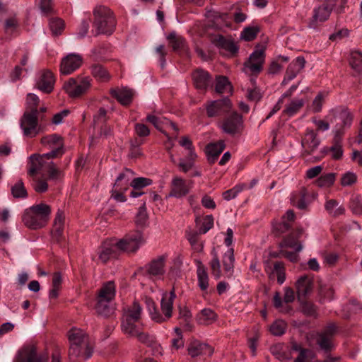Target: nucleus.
Here are the masks:
<instances>
[{"label":"nucleus","mask_w":362,"mask_h":362,"mask_svg":"<svg viewBox=\"0 0 362 362\" xmlns=\"http://www.w3.org/2000/svg\"><path fill=\"white\" fill-rule=\"evenodd\" d=\"M192 181L187 182L180 177H174L171 182L170 197L180 198L186 196L192 187Z\"/></svg>","instance_id":"nucleus-14"},{"label":"nucleus","mask_w":362,"mask_h":362,"mask_svg":"<svg viewBox=\"0 0 362 362\" xmlns=\"http://www.w3.org/2000/svg\"><path fill=\"white\" fill-rule=\"evenodd\" d=\"M212 254L214 255V257L210 262L211 274L214 276L216 279H218L221 277V264L216 252H214Z\"/></svg>","instance_id":"nucleus-60"},{"label":"nucleus","mask_w":362,"mask_h":362,"mask_svg":"<svg viewBox=\"0 0 362 362\" xmlns=\"http://www.w3.org/2000/svg\"><path fill=\"white\" fill-rule=\"evenodd\" d=\"M325 209L327 212L333 216H338L344 213V208L339 204V202L335 199L327 200L325 205Z\"/></svg>","instance_id":"nucleus-45"},{"label":"nucleus","mask_w":362,"mask_h":362,"mask_svg":"<svg viewBox=\"0 0 362 362\" xmlns=\"http://www.w3.org/2000/svg\"><path fill=\"white\" fill-rule=\"evenodd\" d=\"M110 93L123 105H128L132 101L133 91L127 88L112 89Z\"/></svg>","instance_id":"nucleus-31"},{"label":"nucleus","mask_w":362,"mask_h":362,"mask_svg":"<svg viewBox=\"0 0 362 362\" xmlns=\"http://www.w3.org/2000/svg\"><path fill=\"white\" fill-rule=\"evenodd\" d=\"M264 48L257 49L250 56V58L245 62V69H249L252 73H259L264 62Z\"/></svg>","instance_id":"nucleus-15"},{"label":"nucleus","mask_w":362,"mask_h":362,"mask_svg":"<svg viewBox=\"0 0 362 362\" xmlns=\"http://www.w3.org/2000/svg\"><path fill=\"white\" fill-rule=\"evenodd\" d=\"M39 103L40 99L35 94L28 93L26 97V110L25 112H34V113L38 114Z\"/></svg>","instance_id":"nucleus-51"},{"label":"nucleus","mask_w":362,"mask_h":362,"mask_svg":"<svg viewBox=\"0 0 362 362\" xmlns=\"http://www.w3.org/2000/svg\"><path fill=\"white\" fill-rule=\"evenodd\" d=\"M337 332V326L333 322H329L317 334L316 338L317 344L325 354L330 353L335 349L334 337Z\"/></svg>","instance_id":"nucleus-6"},{"label":"nucleus","mask_w":362,"mask_h":362,"mask_svg":"<svg viewBox=\"0 0 362 362\" xmlns=\"http://www.w3.org/2000/svg\"><path fill=\"white\" fill-rule=\"evenodd\" d=\"M31 185L37 193H44L48 189V184L45 180L37 177L36 175L30 176Z\"/></svg>","instance_id":"nucleus-54"},{"label":"nucleus","mask_w":362,"mask_h":362,"mask_svg":"<svg viewBox=\"0 0 362 362\" xmlns=\"http://www.w3.org/2000/svg\"><path fill=\"white\" fill-rule=\"evenodd\" d=\"M225 146V143L222 140H220L216 143H211L208 144L206 147V153L207 155L208 161L210 163H215L219 155L224 150Z\"/></svg>","instance_id":"nucleus-28"},{"label":"nucleus","mask_w":362,"mask_h":362,"mask_svg":"<svg viewBox=\"0 0 362 362\" xmlns=\"http://www.w3.org/2000/svg\"><path fill=\"white\" fill-rule=\"evenodd\" d=\"M197 158L196 153H188L186 158L180 159V163L178 166L181 171L183 173H187L189 170H191L194 166V162Z\"/></svg>","instance_id":"nucleus-48"},{"label":"nucleus","mask_w":362,"mask_h":362,"mask_svg":"<svg viewBox=\"0 0 362 362\" xmlns=\"http://www.w3.org/2000/svg\"><path fill=\"white\" fill-rule=\"evenodd\" d=\"M139 325V322L133 320H128L127 325L125 320L122 319L121 327L122 332L125 334L129 337H133L134 335H135V334H136V332H138L140 329Z\"/></svg>","instance_id":"nucleus-46"},{"label":"nucleus","mask_w":362,"mask_h":362,"mask_svg":"<svg viewBox=\"0 0 362 362\" xmlns=\"http://www.w3.org/2000/svg\"><path fill=\"white\" fill-rule=\"evenodd\" d=\"M296 287L298 300L303 302L313 291V278L308 275L301 276L296 281Z\"/></svg>","instance_id":"nucleus-22"},{"label":"nucleus","mask_w":362,"mask_h":362,"mask_svg":"<svg viewBox=\"0 0 362 362\" xmlns=\"http://www.w3.org/2000/svg\"><path fill=\"white\" fill-rule=\"evenodd\" d=\"M220 129L230 136H240L244 129V122L241 115L236 112L226 117L218 125Z\"/></svg>","instance_id":"nucleus-7"},{"label":"nucleus","mask_w":362,"mask_h":362,"mask_svg":"<svg viewBox=\"0 0 362 362\" xmlns=\"http://www.w3.org/2000/svg\"><path fill=\"white\" fill-rule=\"evenodd\" d=\"M198 285L202 291H205L209 286V276L205 267L199 263L197 268Z\"/></svg>","instance_id":"nucleus-44"},{"label":"nucleus","mask_w":362,"mask_h":362,"mask_svg":"<svg viewBox=\"0 0 362 362\" xmlns=\"http://www.w3.org/2000/svg\"><path fill=\"white\" fill-rule=\"evenodd\" d=\"M211 41L215 46L228 52L231 55L235 54L238 51V47L232 39L226 38L221 35L214 37Z\"/></svg>","instance_id":"nucleus-25"},{"label":"nucleus","mask_w":362,"mask_h":362,"mask_svg":"<svg viewBox=\"0 0 362 362\" xmlns=\"http://www.w3.org/2000/svg\"><path fill=\"white\" fill-rule=\"evenodd\" d=\"M141 315V307L138 302L134 301L132 305L123 309L122 320L139 322Z\"/></svg>","instance_id":"nucleus-29"},{"label":"nucleus","mask_w":362,"mask_h":362,"mask_svg":"<svg viewBox=\"0 0 362 362\" xmlns=\"http://www.w3.org/2000/svg\"><path fill=\"white\" fill-rule=\"evenodd\" d=\"M165 255H160L153 259L145 266V272L149 276L160 277L165 273Z\"/></svg>","instance_id":"nucleus-19"},{"label":"nucleus","mask_w":362,"mask_h":362,"mask_svg":"<svg viewBox=\"0 0 362 362\" xmlns=\"http://www.w3.org/2000/svg\"><path fill=\"white\" fill-rule=\"evenodd\" d=\"M152 180L146 177H136L134 178L131 182L130 186L136 189H142L144 187L149 186L152 184Z\"/></svg>","instance_id":"nucleus-61"},{"label":"nucleus","mask_w":362,"mask_h":362,"mask_svg":"<svg viewBox=\"0 0 362 362\" xmlns=\"http://www.w3.org/2000/svg\"><path fill=\"white\" fill-rule=\"evenodd\" d=\"M215 90L218 93H230L232 86L228 78L224 76H218L216 78Z\"/></svg>","instance_id":"nucleus-41"},{"label":"nucleus","mask_w":362,"mask_h":362,"mask_svg":"<svg viewBox=\"0 0 362 362\" xmlns=\"http://www.w3.org/2000/svg\"><path fill=\"white\" fill-rule=\"evenodd\" d=\"M335 5L336 0H326L322 5L315 8L313 18L309 23V28L315 29L317 28L318 22L326 21Z\"/></svg>","instance_id":"nucleus-10"},{"label":"nucleus","mask_w":362,"mask_h":362,"mask_svg":"<svg viewBox=\"0 0 362 362\" xmlns=\"http://www.w3.org/2000/svg\"><path fill=\"white\" fill-rule=\"evenodd\" d=\"M357 180V176L352 172L344 173L341 178V185L344 187L350 186L354 184Z\"/></svg>","instance_id":"nucleus-63"},{"label":"nucleus","mask_w":362,"mask_h":362,"mask_svg":"<svg viewBox=\"0 0 362 362\" xmlns=\"http://www.w3.org/2000/svg\"><path fill=\"white\" fill-rule=\"evenodd\" d=\"M272 273H276L277 281L279 284H282L285 281V267L282 262H276L274 263Z\"/></svg>","instance_id":"nucleus-59"},{"label":"nucleus","mask_w":362,"mask_h":362,"mask_svg":"<svg viewBox=\"0 0 362 362\" xmlns=\"http://www.w3.org/2000/svg\"><path fill=\"white\" fill-rule=\"evenodd\" d=\"M45 172H47L48 175V179L52 180H57L63 176L62 171L60 170L52 160L48 162Z\"/></svg>","instance_id":"nucleus-52"},{"label":"nucleus","mask_w":362,"mask_h":362,"mask_svg":"<svg viewBox=\"0 0 362 362\" xmlns=\"http://www.w3.org/2000/svg\"><path fill=\"white\" fill-rule=\"evenodd\" d=\"M70 342L69 358L71 362H81L92 356L93 347L88 336L81 329L72 328L68 332Z\"/></svg>","instance_id":"nucleus-1"},{"label":"nucleus","mask_w":362,"mask_h":362,"mask_svg":"<svg viewBox=\"0 0 362 362\" xmlns=\"http://www.w3.org/2000/svg\"><path fill=\"white\" fill-rule=\"evenodd\" d=\"M29 159L28 175L29 176H37V174L45 172L48 162L52 158H48L45 153L42 156L33 154L30 156Z\"/></svg>","instance_id":"nucleus-13"},{"label":"nucleus","mask_w":362,"mask_h":362,"mask_svg":"<svg viewBox=\"0 0 362 362\" xmlns=\"http://www.w3.org/2000/svg\"><path fill=\"white\" fill-rule=\"evenodd\" d=\"M92 75L98 81H107L110 76L107 70L100 64H95L90 67Z\"/></svg>","instance_id":"nucleus-43"},{"label":"nucleus","mask_w":362,"mask_h":362,"mask_svg":"<svg viewBox=\"0 0 362 362\" xmlns=\"http://www.w3.org/2000/svg\"><path fill=\"white\" fill-rule=\"evenodd\" d=\"M192 79L195 88L199 90H206L211 86L213 83L210 74L202 69H198L193 72Z\"/></svg>","instance_id":"nucleus-21"},{"label":"nucleus","mask_w":362,"mask_h":362,"mask_svg":"<svg viewBox=\"0 0 362 362\" xmlns=\"http://www.w3.org/2000/svg\"><path fill=\"white\" fill-rule=\"evenodd\" d=\"M115 296V284L114 281H108L104 284L98 291L99 299L112 301Z\"/></svg>","instance_id":"nucleus-33"},{"label":"nucleus","mask_w":362,"mask_h":362,"mask_svg":"<svg viewBox=\"0 0 362 362\" xmlns=\"http://www.w3.org/2000/svg\"><path fill=\"white\" fill-rule=\"evenodd\" d=\"M41 143L44 145H49L52 150L45 153L48 158H54L64 154L62 139L57 134H52L41 139Z\"/></svg>","instance_id":"nucleus-11"},{"label":"nucleus","mask_w":362,"mask_h":362,"mask_svg":"<svg viewBox=\"0 0 362 362\" xmlns=\"http://www.w3.org/2000/svg\"><path fill=\"white\" fill-rule=\"evenodd\" d=\"M132 337H136L140 342L151 348L153 355H161L162 348L156 341L153 336H151L146 332H143L139 329Z\"/></svg>","instance_id":"nucleus-24"},{"label":"nucleus","mask_w":362,"mask_h":362,"mask_svg":"<svg viewBox=\"0 0 362 362\" xmlns=\"http://www.w3.org/2000/svg\"><path fill=\"white\" fill-rule=\"evenodd\" d=\"M49 28L54 35H59L64 28V22L62 19L54 18L49 20Z\"/></svg>","instance_id":"nucleus-57"},{"label":"nucleus","mask_w":362,"mask_h":362,"mask_svg":"<svg viewBox=\"0 0 362 362\" xmlns=\"http://www.w3.org/2000/svg\"><path fill=\"white\" fill-rule=\"evenodd\" d=\"M64 215L63 211L58 210L54 221L53 236L59 241L62 237L64 230Z\"/></svg>","instance_id":"nucleus-35"},{"label":"nucleus","mask_w":362,"mask_h":362,"mask_svg":"<svg viewBox=\"0 0 362 362\" xmlns=\"http://www.w3.org/2000/svg\"><path fill=\"white\" fill-rule=\"evenodd\" d=\"M247 187L245 184H239L233 187V188L225 191L223 193V197L225 200L229 201L232 199H234L237 197V195L242 192L243 189H246Z\"/></svg>","instance_id":"nucleus-56"},{"label":"nucleus","mask_w":362,"mask_h":362,"mask_svg":"<svg viewBox=\"0 0 362 362\" xmlns=\"http://www.w3.org/2000/svg\"><path fill=\"white\" fill-rule=\"evenodd\" d=\"M216 314L209 308L203 309L197 315V321L200 325H209L216 320Z\"/></svg>","instance_id":"nucleus-37"},{"label":"nucleus","mask_w":362,"mask_h":362,"mask_svg":"<svg viewBox=\"0 0 362 362\" xmlns=\"http://www.w3.org/2000/svg\"><path fill=\"white\" fill-rule=\"evenodd\" d=\"M320 140L313 131L308 129L302 139L301 145L303 149V155L308 156L313 153L319 146Z\"/></svg>","instance_id":"nucleus-20"},{"label":"nucleus","mask_w":362,"mask_h":362,"mask_svg":"<svg viewBox=\"0 0 362 362\" xmlns=\"http://www.w3.org/2000/svg\"><path fill=\"white\" fill-rule=\"evenodd\" d=\"M144 242L143 233L137 230L127 234L115 243V246L117 249L127 252H135Z\"/></svg>","instance_id":"nucleus-8"},{"label":"nucleus","mask_w":362,"mask_h":362,"mask_svg":"<svg viewBox=\"0 0 362 362\" xmlns=\"http://www.w3.org/2000/svg\"><path fill=\"white\" fill-rule=\"evenodd\" d=\"M304 101L302 99H295L292 100L284 110V112L291 117L296 114L303 107Z\"/></svg>","instance_id":"nucleus-50"},{"label":"nucleus","mask_w":362,"mask_h":362,"mask_svg":"<svg viewBox=\"0 0 362 362\" xmlns=\"http://www.w3.org/2000/svg\"><path fill=\"white\" fill-rule=\"evenodd\" d=\"M47 354H37L35 346L30 345L25 347L21 352L15 362H47Z\"/></svg>","instance_id":"nucleus-12"},{"label":"nucleus","mask_w":362,"mask_h":362,"mask_svg":"<svg viewBox=\"0 0 362 362\" xmlns=\"http://www.w3.org/2000/svg\"><path fill=\"white\" fill-rule=\"evenodd\" d=\"M349 64L353 69L359 72L362 69V52L353 50L350 53Z\"/></svg>","instance_id":"nucleus-47"},{"label":"nucleus","mask_w":362,"mask_h":362,"mask_svg":"<svg viewBox=\"0 0 362 362\" xmlns=\"http://www.w3.org/2000/svg\"><path fill=\"white\" fill-rule=\"evenodd\" d=\"M258 32L259 29L257 28L247 27L242 32L241 37L246 41H251L256 37Z\"/></svg>","instance_id":"nucleus-62"},{"label":"nucleus","mask_w":362,"mask_h":362,"mask_svg":"<svg viewBox=\"0 0 362 362\" xmlns=\"http://www.w3.org/2000/svg\"><path fill=\"white\" fill-rule=\"evenodd\" d=\"M54 81L53 74L49 70H45L41 73L37 81L36 87L43 93H49L54 88Z\"/></svg>","instance_id":"nucleus-23"},{"label":"nucleus","mask_w":362,"mask_h":362,"mask_svg":"<svg viewBox=\"0 0 362 362\" xmlns=\"http://www.w3.org/2000/svg\"><path fill=\"white\" fill-rule=\"evenodd\" d=\"M341 137L334 135L331 147H325L322 150L323 153H331V156L334 160H339L343 156V148L341 145Z\"/></svg>","instance_id":"nucleus-30"},{"label":"nucleus","mask_w":362,"mask_h":362,"mask_svg":"<svg viewBox=\"0 0 362 362\" xmlns=\"http://www.w3.org/2000/svg\"><path fill=\"white\" fill-rule=\"evenodd\" d=\"M116 248L115 243L112 245L108 243L103 244L99 250L100 260L103 263H106L110 258L115 256Z\"/></svg>","instance_id":"nucleus-40"},{"label":"nucleus","mask_w":362,"mask_h":362,"mask_svg":"<svg viewBox=\"0 0 362 362\" xmlns=\"http://www.w3.org/2000/svg\"><path fill=\"white\" fill-rule=\"evenodd\" d=\"M223 269L228 278H230L233 274L235 257L234 250L230 247L224 254L222 259Z\"/></svg>","instance_id":"nucleus-32"},{"label":"nucleus","mask_w":362,"mask_h":362,"mask_svg":"<svg viewBox=\"0 0 362 362\" xmlns=\"http://www.w3.org/2000/svg\"><path fill=\"white\" fill-rule=\"evenodd\" d=\"M247 98L251 101L257 102L261 99L262 95L258 88L256 87H252L247 88Z\"/></svg>","instance_id":"nucleus-64"},{"label":"nucleus","mask_w":362,"mask_h":362,"mask_svg":"<svg viewBox=\"0 0 362 362\" xmlns=\"http://www.w3.org/2000/svg\"><path fill=\"white\" fill-rule=\"evenodd\" d=\"M303 233L302 228H298L295 233L289 235L284 240L285 246L294 249L296 252H300L303 249L301 243L296 241Z\"/></svg>","instance_id":"nucleus-36"},{"label":"nucleus","mask_w":362,"mask_h":362,"mask_svg":"<svg viewBox=\"0 0 362 362\" xmlns=\"http://www.w3.org/2000/svg\"><path fill=\"white\" fill-rule=\"evenodd\" d=\"M336 174L331 173L321 175L316 181V185L320 187H329L332 186L335 180Z\"/></svg>","instance_id":"nucleus-53"},{"label":"nucleus","mask_w":362,"mask_h":362,"mask_svg":"<svg viewBox=\"0 0 362 362\" xmlns=\"http://www.w3.org/2000/svg\"><path fill=\"white\" fill-rule=\"evenodd\" d=\"M51 214V208L45 203L33 205L27 209L23 215V222L31 229L44 227Z\"/></svg>","instance_id":"nucleus-3"},{"label":"nucleus","mask_w":362,"mask_h":362,"mask_svg":"<svg viewBox=\"0 0 362 362\" xmlns=\"http://www.w3.org/2000/svg\"><path fill=\"white\" fill-rule=\"evenodd\" d=\"M110 300L99 299L98 298L97 303L95 305V310L97 313L103 317L110 316L114 311L113 307L111 305Z\"/></svg>","instance_id":"nucleus-39"},{"label":"nucleus","mask_w":362,"mask_h":362,"mask_svg":"<svg viewBox=\"0 0 362 362\" xmlns=\"http://www.w3.org/2000/svg\"><path fill=\"white\" fill-rule=\"evenodd\" d=\"M214 353V349L207 344L194 341L188 347V354L194 358L199 356H211Z\"/></svg>","instance_id":"nucleus-26"},{"label":"nucleus","mask_w":362,"mask_h":362,"mask_svg":"<svg viewBox=\"0 0 362 362\" xmlns=\"http://www.w3.org/2000/svg\"><path fill=\"white\" fill-rule=\"evenodd\" d=\"M93 13V35H112L117 25L113 12L106 6H99L94 8Z\"/></svg>","instance_id":"nucleus-2"},{"label":"nucleus","mask_w":362,"mask_h":362,"mask_svg":"<svg viewBox=\"0 0 362 362\" xmlns=\"http://www.w3.org/2000/svg\"><path fill=\"white\" fill-rule=\"evenodd\" d=\"M90 78L89 77L77 76L70 78L64 83L63 88L72 98H78L86 94L90 88Z\"/></svg>","instance_id":"nucleus-4"},{"label":"nucleus","mask_w":362,"mask_h":362,"mask_svg":"<svg viewBox=\"0 0 362 362\" xmlns=\"http://www.w3.org/2000/svg\"><path fill=\"white\" fill-rule=\"evenodd\" d=\"M332 117L329 122L335 123L334 135L342 136L344 129L349 128L352 124L353 116L348 109L340 107L332 111Z\"/></svg>","instance_id":"nucleus-5"},{"label":"nucleus","mask_w":362,"mask_h":362,"mask_svg":"<svg viewBox=\"0 0 362 362\" xmlns=\"http://www.w3.org/2000/svg\"><path fill=\"white\" fill-rule=\"evenodd\" d=\"M305 59L303 57H298L288 66L284 78L281 82L282 86L286 85L293 80L303 69Z\"/></svg>","instance_id":"nucleus-18"},{"label":"nucleus","mask_w":362,"mask_h":362,"mask_svg":"<svg viewBox=\"0 0 362 362\" xmlns=\"http://www.w3.org/2000/svg\"><path fill=\"white\" fill-rule=\"evenodd\" d=\"M11 194L14 198H26L28 197L27 190L24 186L22 180H18L13 186L11 187Z\"/></svg>","instance_id":"nucleus-49"},{"label":"nucleus","mask_w":362,"mask_h":362,"mask_svg":"<svg viewBox=\"0 0 362 362\" xmlns=\"http://www.w3.org/2000/svg\"><path fill=\"white\" fill-rule=\"evenodd\" d=\"M230 108V101L228 98L214 100L206 105V114L209 117L221 116L228 112Z\"/></svg>","instance_id":"nucleus-16"},{"label":"nucleus","mask_w":362,"mask_h":362,"mask_svg":"<svg viewBox=\"0 0 362 362\" xmlns=\"http://www.w3.org/2000/svg\"><path fill=\"white\" fill-rule=\"evenodd\" d=\"M133 175L134 173L132 170L127 168L125 169L124 171L121 173L117 177L114 187H122L124 190H127Z\"/></svg>","instance_id":"nucleus-38"},{"label":"nucleus","mask_w":362,"mask_h":362,"mask_svg":"<svg viewBox=\"0 0 362 362\" xmlns=\"http://www.w3.org/2000/svg\"><path fill=\"white\" fill-rule=\"evenodd\" d=\"M176 297L174 288L169 293H164L160 302V307L165 319H169L172 316L173 301Z\"/></svg>","instance_id":"nucleus-27"},{"label":"nucleus","mask_w":362,"mask_h":362,"mask_svg":"<svg viewBox=\"0 0 362 362\" xmlns=\"http://www.w3.org/2000/svg\"><path fill=\"white\" fill-rule=\"evenodd\" d=\"M146 303L151 315L152 319L157 322H162L165 321V318L160 315L156 309V304L151 298H146Z\"/></svg>","instance_id":"nucleus-55"},{"label":"nucleus","mask_w":362,"mask_h":362,"mask_svg":"<svg viewBox=\"0 0 362 362\" xmlns=\"http://www.w3.org/2000/svg\"><path fill=\"white\" fill-rule=\"evenodd\" d=\"M286 323L283 320H276L273 322L269 328L270 332L274 336H281L284 334Z\"/></svg>","instance_id":"nucleus-58"},{"label":"nucleus","mask_w":362,"mask_h":362,"mask_svg":"<svg viewBox=\"0 0 362 362\" xmlns=\"http://www.w3.org/2000/svg\"><path fill=\"white\" fill-rule=\"evenodd\" d=\"M37 115L34 112H24L20 121L24 136L33 138L39 134Z\"/></svg>","instance_id":"nucleus-9"},{"label":"nucleus","mask_w":362,"mask_h":362,"mask_svg":"<svg viewBox=\"0 0 362 362\" xmlns=\"http://www.w3.org/2000/svg\"><path fill=\"white\" fill-rule=\"evenodd\" d=\"M167 39L174 51L178 52L185 49V40L181 36L177 35L175 33H170L168 35Z\"/></svg>","instance_id":"nucleus-42"},{"label":"nucleus","mask_w":362,"mask_h":362,"mask_svg":"<svg viewBox=\"0 0 362 362\" xmlns=\"http://www.w3.org/2000/svg\"><path fill=\"white\" fill-rule=\"evenodd\" d=\"M82 64V58L78 54H70L62 59L60 71L62 74L69 75L78 69Z\"/></svg>","instance_id":"nucleus-17"},{"label":"nucleus","mask_w":362,"mask_h":362,"mask_svg":"<svg viewBox=\"0 0 362 362\" xmlns=\"http://www.w3.org/2000/svg\"><path fill=\"white\" fill-rule=\"evenodd\" d=\"M308 194L305 188H301L298 192H293L291 197V202L293 206L299 209H305L307 207L305 198Z\"/></svg>","instance_id":"nucleus-34"}]
</instances>
